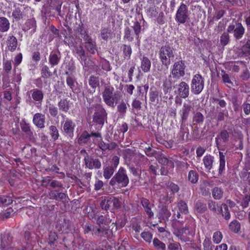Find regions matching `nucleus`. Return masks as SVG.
Instances as JSON below:
<instances>
[{"mask_svg":"<svg viewBox=\"0 0 250 250\" xmlns=\"http://www.w3.org/2000/svg\"><path fill=\"white\" fill-rule=\"evenodd\" d=\"M12 17L16 21H19L23 19V14L20 8H16L12 12Z\"/></svg>","mask_w":250,"mask_h":250,"instance_id":"nucleus-43","label":"nucleus"},{"mask_svg":"<svg viewBox=\"0 0 250 250\" xmlns=\"http://www.w3.org/2000/svg\"><path fill=\"white\" fill-rule=\"evenodd\" d=\"M3 70L6 74H9L12 69V63L10 61H6L3 64Z\"/></svg>","mask_w":250,"mask_h":250,"instance_id":"nucleus-60","label":"nucleus"},{"mask_svg":"<svg viewBox=\"0 0 250 250\" xmlns=\"http://www.w3.org/2000/svg\"><path fill=\"white\" fill-rule=\"evenodd\" d=\"M61 55L59 51H52L49 57V62L51 67L57 65L60 62Z\"/></svg>","mask_w":250,"mask_h":250,"instance_id":"nucleus-18","label":"nucleus"},{"mask_svg":"<svg viewBox=\"0 0 250 250\" xmlns=\"http://www.w3.org/2000/svg\"><path fill=\"white\" fill-rule=\"evenodd\" d=\"M229 32H224L220 37V44L221 45L224 46L228 44L229 42Z\"/></svg>","mask_w":250,"mask_h":250,"instance_id":"nucleus-46","label":"nucleus"},{"mask_svg":"<svg viewBox=\"0 0 250 250\" xmlns=\"http://www.w3.org/2000/svg\"><path fill=\"white\" fill-rule=\"evenodd\" d=\"M204 119V116L201 112L197 111L194 113L192 118L193 123H195L200 125L203 123Z\"/></svg>","mask_w":250,"mask_h":250,"instance_id":"nucleus-35","label":"nucleus"},{"mask_svg":"<svg viewBox=\"0 0 250 250\" xmlns=\"http://www.w3.org/2000/svg\"><path fill=\"white\" fill-rule=\"evenodd\" d=\"M151 67V62L148 58L144 56L141 60V67L144 72L149 71Z\"/></svg>","mask_w":250,"mask_h":250,"instance_id":"nucleus-27","label":"nucleus"},{"mask_svg":"<svg viewBox=\"0 0 250 250\" xmlns=\"http://www.w3.org/2000/svg\"><path fill=\"white\" fill-rule=\"evenodd\" d=\"M208 207L209 209L214 212H217L220 209L218 205L212 200H210L208 202Z\"/></svg>","mask_w":250,"mask_h":250,"instance_id":"nucleus-53","label":"nucleus"},{"mask_svg":"<svg viewBox=\"0 0 250 250\" xmlns=\"http://www.w3.org/2000/svg\"><path fill=\"white\" fill-rule=\"evenodd\" d=\"M159 93L157 90L152 91L150 93V100L152 103H158Z\"/></svg>","mask_w":250,"mask_h":250,"instance_id":"nucleus-57","label":"nucleus"},{"mask_svg":"<svg viewBox=\"0 0 250 250\" xmlns=\"http://www.w3.org/2000/svg\"><path fill=\"white\" fill-rule=\"evenodd\" d=\"M197 211L200 213L204 212L206 209V205L201 202H197L195 204Z\"/></svg>","mask_w":250,"mask_h":250,"instance_id":"nucleus-61","label":"nucleus"},{"mask_svg":"<svg viewBox=\"0 0 250 250\" xmlns=\"http://www.w3.org/2000/svg\"><path fill=\"white\" fill-rule=\"evenodd\" d=\"M199 178L198 174L196 171L190 170L188 172V179L192 184H195L198 182Z\"/></svg>","mask_w":250,"mask_h":250,"instance_id":"nucleus-42","label":"nucleus"},{"mask_svg":"<svg viewBox=\"0 0 250 250\" xmlns=\"http://www.w3.org/2000/svg\"><path fill=\"white\" fill-rule=\"evenodd\" d=\"M218 212H221L222 216L226 220H229L230 218V213L229 210L228 205L226 204H222Z\"/></svg>","mask_w":250,"mask_h":250,"instance_id":"nucleus-30","label":"nucleus"},{"mask_svg":"<svg viewBox=\"0 0 250 250\" xmlns=\"http://www.w3.org/2000/svg\"><path fill=\"white\" fill-rule=\"evenodd\" d=\"M177 207L179 211L184 214L188 213V209L187 204L183 200H180L177 203Z\"/></svg>","mask_w":250,"mask_h":250,"instance_id":"nucleus-34","label":"nucleus"},{"mask_svg":"<svg viewBox=\"0 0 250 250\" xmlns=\"http://www.w3.org/2000/svg\"><path fill=\"white\" fill-rule=\"evenodd\" d=\"M111 163V166L104 167L103 168V176L107 180L109 179L115 172L119 163V158L117 156H114Z\"/></svg>","mask_w":250,"mask_h":250,"instance_id":"nucleus-8","label":"nucleus"},{"mask_svg":"<svg viewBox=\"0 0 250 250\" xmlns=\"http://www.w3.org/2000/svg\"><path fill=\"white\" fill-rule=\"evenodd\" d=\"M153 245L157 250H166V246L165 243L161 241L157 238H155L153 240Z\"/></svg>","mask_w":250,"mask_h":250,"instance_id":"nucleus-39","label":"nucleus"},{"mask_svg":"<svg viewBox=\"0 0 250 250\" xmlns=\"http://www.w3.org/2000/svg\"><path fill=\"white\" fill-rule=\"evenodd\" d=\"M124 38L128 42H132L133 40V37L131 30L128 27H126L125 30Z\"/></svg>","mask_w":250,"mask_h":250,"instance_id":"nucleus-56","label":"nucleus"},{"mask_svg":"<svg viewBox=\"0 0 250 250\" xmlns=\"http://www.w3.org/2000/svg\"><path fill=\"white\" fill-rule=\"evenodd\" d=\"M194 110V107L190 101H186L182 105L179 114L181 117V121H188L190 115V113Z\"/></svg>","mask_w":250,"mask_h":250,"instance_id":"nucleus-10","label":"nucleus"},{"mask_svg":"<svg viewBox=\"0 0 250 250\" xmlns=\"http://www.w3.org/2000/svg\"><path fill=\"white\" fill-rule=\"evenodd\" d=\"M158 162L163 165H167L169 163H171L172 165H174L173 163H172L171 161L169 160L164 155L161 154L159 155H158L156 158Z\"/></svg>","mask_w":250,"mask_h":250,"instance_id":"nucleus-49","label":"nucleus"},{"mask_svg":"<svg viewBox=\"0 0 250 250\" xmlns=\"http://www.w3.org/2000/svg\"><path fill=\"white\" fill-rule=\"evenodd\" d=\"M219 137L223 140L224 143L229 141V135L226 130H222L220 133Z\"/></svg>","mask_w":250,"mask_h":250,"instance_id":"nucleus-64","label":"nucleus"},{"mask_svg":"<svg viewBox=\"0 0 250 250\" xmlns=\"http://www.w3.org/2000/svg\"><path fill=\"white\" fill-rule=\"evenodd\" d=\"M21 130L27 133V135L31 136L33 135V132L31 131L30 126L28 124L24 123L21 125Z\"/></svg>","mask_w":250,"mask_h":250,"instance_id":"nucleus-62","label":"nucleus"},{"mask_svg":"<svg viewBox=\"0 0 250 250\" xmlns=\"http://www.w3.org/2000/svg\"><path fill=\"white\" fill-rule=\"evenodd\" d=\"M23 30L25 31L30 30L31 34L34 33L36 30V21L35 19L32 18L27 20L24 24Z\"/></svg>","mask_w":250,"mask_h":250,"instance_id":"nucleus-20","label":"nucleus"},{"mask_svg":"<svg viewBox=\"0 0 250 250\" xmlns=\"http://www.w3.org/2000/svg\"><path fill=\"white\" fill-rule=\"evenodd\" d=\"M140 203L143 206L145 214L149 219L154 218V213L152 211V208L154 207V204H151L149 200L145 198H140Z\"/></svg>","mask_w":250,"mask_h":250,"instance_id":"nucleus-13","label":"nucleus"},{"mask_svg":"<svg viewBox=\"0 0 250 250\" xmlns=\"http://www.w3.org/2000/svg\"><path fill=\"white\" fill-rule=\"evenodd\" d=\"M218 111V115L217 117V120L218 122L222 121L224 120V117L228 116V111L225 108L221 110L219 109L218 107L216 108Z\"/></svg>","mask_w":250,"mask_h":250,"instance_id":"nucleus-40","label":"nucleus"},{"mask_svg":"<svg viewBox=\"0 0 250 250\" xmlns=\"http://www.w3.org/2000/svg\"><path fill=\"white\" fill-rule=\"evenodd\" d=\"M12 237L9 233L4 234L1 238V245L2 249L8 248L12 244Z\"/></svg>","mask_w":250,"mask_h":250,"instance_id":"nucleus-22","label":"nucleus"},{"mask_svg":"<svg viewBox=\"0 0 250 250\" xmlns=\"http://www.w3.org/2000/svg\"><path fill=\"white\" fill-rule=\"evenodd\" d=\"M33 122L38 127L40 128H44L45 122V115L41 113H36L33 116Z\"/></svg>","mask_w":250,"mask_h":250,"instance_id":"nucleus-17","label":"nucleus"},{"mask_svg":"<svg viewBox=\"0 0 250 250\" xmlns=\"http://www.w3.org/2000/svg\"><path fill=\"white\" fill-rule=\"evenodd\" d=\"M129 181V178L126 170L124 167H121L117 172L111 178L109 184L112 187L118 186L125 188L128 185Z\"/></svg>","mask_w":250,"mask_h":250,"instance_id":"nucleus-3","label":"nucleus"},{"mask_svg":"<svg viewBox=\"0 0 250 250\" xmlns=\"http://www.w3.org/2000/svg\"><path fill=\"white\" fill-rule=\"evenodd\" d=\"M189 19L188 6L182 3L177 9L175 15V20L178 22L184 24Z\"/></svg>","mask_w":250,"mask_h":250,"instance_id":"nucleus-6","label":"nucleus"},{"mask_svg":"<svg viewBox=\"0 0 250 250\" xmlns=\"http://www.w3.org/2000/svg\"><path fill=\"white\" fill-rule=\"evenodd\" d=\"M111 202L112 205L113 206V208L114 209H118L121 208L122 202L121 199L113 196H111Z\"/></svg>","mask_w":250,"mask_h":250,"instance_id":"nucleus-51","label":"nucleus"},{"mask_svg":"<svg viewBox=\"0 0 250 250\" xmlns=\"http://www.w3.org/2000/svg\"><path fill=\"white\" fill-rule=\"evenodd\" d=\"M85 47L92 54H95L96 51V43L92 41L89 42H85Z\"/></svg>","mask_w":250,"mask_h":250,"instance_id":"nucleus-47","label":"nucleus"},{"mask_svg":"<svg viewBox=\"0 0 250 250\" xmlns=\"http://www.w3.org/2000/svg\"><path fill=\"white\" fill-rule=\"evenodd\" d=\"M214 157L210 155H207L203 158V163L206 169L209 171L213 167Z\"/></svg>","mask_w":250,"mask_h":250,"instance_id":"nucleus-23","label":"nucleus"},{"mask_svg":"<svg viewBox=\"0 0 250 250\" xmlns=\"http://www.w3.org/2000/svg\"><path fill=\"white\" fill-rule=\"evenodd\" d=\"M189 86L185 82H181L178 85V92L179 96L182 98H186L189 95Z\"/></svg>","mask_w":250,"mask_h":250,"instance_id":"nucleus-16","label":"nucleus"},{"mask_svg":"<svg viewBox=\"0 0 250 250\" xmlns=\"http://www.w3.org/2000/svg\"><path fill=\"white\" fill-rule=\"evenodd\" d=\"M90 139L89 134L86 131H84L78 140V142L79 145L86 144Z\"/></svg>","mask_w":250,"mask_h":250,"instance_id":"nucleus-37","label":"nucleus"},{"mask_svg":"<svg viewBox=\"0 0 250 250\" xmlns=\"http://www.w3.org/2000/svg\"><path fill=\"white\" fill-rule=\"evenodd\" d=\"M212 195L214 199L219 200L223 197V190L218 187H215L212 189Z\"/></svg>","mask_w":250,"mask_h":250,"instance_id":"nucleus-38","label":"nucleus"},{"mask_svg":"<svg viewBox=\"0 0 250 250\" xmlns=\"http://www.w3.org/2000/svg\"><path fill=\"white\" fill-rule=\"evenodd\" d=\"M174 49L169 44L163 45L160 49L159 56L162 63L167 68L171 64V61L175 57Z\"/></svg>","mask_w":250,"mask_h":250,"instance_id":"nucleus-2","label":"nucleus"},{"mask_svg":"<svg viewBox=\"0 0 250 250\" xmlns=\"http://www.w3.org/2000/svg\"><path fill=\"white\" fill-rule=\"evenodd\" d=\"M126 109H127V106H126L125 103L124 102H121L117 106V111L121 115H124L126 111Z\"/></svg>","mask_w":250,"mask_h":250,"instance_id":"nucleus-59","label":"nucleus"},{"mask_svg":"<svg viewBox=\"0 0 250 250\" xmlns=\"http://www.w3.org/2000/svg\"><path fill=\"white\" fill-rule=\"evenodd\" d=\"M203 246L204 250H213V247H214L208 238H206L204 241Z\"/></svg>","mask_w":250,"mask_h":250,"instance_id":"nucleus-58","label":"nucleus"},{"mask_svg":"<svg viewBox=\"0 0 250 250\" xmlns=\"http://www.w3.org/2000/svg\"><path fill=\"white\" fill-rule=\"evenodd\" d=\"M96 220L97 224L99 226L101 225L106 226L111 222V220L109 218L108 215L99 216Z\"/></svg>","mask_w":250,"mask_h":250,"instance_id":"nucleus-28","label":"nucleus"},{"mask_svg":"<svg viewBox=\"0 0 250 250\" xmlns=\"http://www.w3.org/2000/svg\"><path fill=\"white\" fill-rule=\"evenodd\" d=\"M242 53L245 56L250 55V39L248 40L242 47Z\"/></svg>","mask_w":250,"mask_h":250,"instance_id":"nucleus-50","label":"nucleus"},{"mask_svg":"<svg viewBox=\"0 0 250 250\" xmlns=\"http://www.w3.org/2000/svg\"><path fill=\"white\" fill-rule=\"evenodd\" d=\"M111 205V197L110 196L104 197L100 203L101 208L104 210L109 209Z\"/></svg>","mask_w":250,"mask_h":250,"instance_id":"nucleus-33","label":"nucleus"},{"mask_svg":"<svg viewBox=\"0 0 250 250\" xmlns=\"http://www.w3.org/2000/svg\"><path fill=\"white\" fill-rule=\"evenodd\" d=\"M204 87V78L199 74L195 75L191 80V89L192 92L196 95L199 94L202 91Z\"/></svg>","mask_w":250,"mask_h":250,"instance_id":"nucleus-5","label":"nucleus"},{"mask_svg":"<svg viewBox=\"0 0 250 250\" xmlns=\"http://www.w3.org/2000/svg\"><path fill=\"white\" fill-rule=\"evenodd\" d=\"M13 202L12 198L9 196H0V205L7 206Z\"/></svg>","mask_w":250,"mask_h":250,"instance_id":"nucleus-52","label":"nucleus"},{"mask_svg":"<svg viewBox=\"0 0 250 250\" xmlns=\"http://www.w3.org/2000/svg\"><path fill=\"white\" fill-rule=\"evenodd\" d=\"M10 22L5 17H0V32H7L10 28Z\"/></svg>","mask_w":250,"mask_h":250,"instance_id":"nucleus-24","label":"nucleus"},{"mask_svg":"<svg viewBox=\"0 0 250 250\" xmlns=\"http://www.w3.org/2000/svg\"><path fill=\"white\" fill-rule=\"evenodd\" d=\"M83 161L85 167L90 169H98L101 167L100 160L98 158H94L88 154L84 156Z\"/></svg>","mask_w":250,"mask_h":250,"instance_id":"nucleus-12","label":"nucleus"},{"mask_svg":"<svg viewBox=\"0 0 250 250\" xmlns=\"http://www.w3.org/2000/svg\"><path fill=\"white\" fill-rule=\"evenodd\" d=\"M171 215V212L166 207H163L159 212V218L165 221H167Z\"/></svg>","mask_w":250,"mask_h":250,"instance_id":"nucleus-25","label":"nucleus"},{"mask_svg":"<svg viewBox=\"0 0 250 250\" xmlns=\"http://www.w3.org/2000/svg\"><path fill=\"white\" fill-rule=\"evenodd\" d=\"M73 51L78 55L80 61L82 60L86 56L84 50L80 45L75 46Z\"/></svg>","mask_w":250,"mask_h":250,"instance_id":"nucleus-36","label":"nucleus"},{"mask_svg":"<svg viewBox=\"0 0 250 250\" xmlns=\"http://www.w3.org/2000/svg\"><path fill=\"white\" fill-rule=\"evenodd\" d=\"M80 61L81 62L82 64L83 65L84 67L85 68L93 66L94 65V62L89 58H86V56Z\"/></svg>","mask_w":250,"mask_h":250,"instance_id":"nucleus-54","label":"nucleus"},{"mask_svg":"<svg viewBox=\"0 0 250 250\" xmlns=\"http://www.w3.org/2000/svg\"><path fill=\"white\" fill-rule=\"evenodd\" d=\"M58 106L60 110L67 112L70 108L69 101L66 99H61L58 103Z\"/></svg>","mask_w":250,"mask_h":250,"instance_id":"nucleus-26","label":"nucleus"},{"mask_svg":"<svg viewBox=\"0 0 250 250\" xmlns=\"http://www.w3.org/2000/svg\"><path fill=\"white\" fill-rule=\"evenodd\" d=\"M229 229L235 233L238 232L240 229V224L237 220L232 221L229 225Z\"/></svg>","mask_w":250,"mask_h":250,"instance_id":"nucleus-45","label":"nucleus"},{"mask_svg":"<svg viewBox=\"0 0 250 250\" xmlns=\"http://www.w3.org/2000/svg\"><path fill=\"white\" fill-rule=\"evenodd\" d=\"M225 157L226 154L222 152H219V168L218 169V174L221 175L224 170L225 167Z\"/></svg>","mask_w":250,"mask_h":250,"instance_id":"nucleus-31","label":"nucleus"},{"mask_svg":"<svg viewBox=\"0 0 250 250\" xmlns=\"http://www.w3.org/2000/svg\"><path fill=\"white\" fill-rule=\"evenodd\" d=\"M12 211V209L9 208L6 209L5 211L0 213V219L3 220L9 218Z\"/></svg>","mask_w":250,"mask_h":250,"instance_id":"nucleus-63","label":"nucleus"},{"mask_svg":"<svg viewBox=\"0 0 250 250\" xmlns=\"http://www.w3.org/2000/svg\"><path fill=\"white\" fill-rule=\"evenodd\" d=\"M173 233L181 241L187 242L190 241L189 236L194 235L195 232L188 225L185 228L175 229Z\"/></svg>","mask_w":250,"mask_h":250,"instance_id":"nucleus-4","label":"nucleus"},{"mask_svg":"<svg viewBox=\"0 0 250 250\" xmlns=\"http://www.w3.org/2000/svg\"><path fill=\"white\" fill-rule=\"evenodd\" d=\"M245 31V28L240 22H236L235 24H230L227 28L228 32H233V36L236 40H240L243 37Z\"/></svg>","mask_w":250,"mask_h":250,"instance_id":"nucleus-11","label":"nucleus"},{"mask_svg":"<svg viewBox=\"0 0 250 250\" xmlns=\"http://www.w3.org/2000/svg\"><path fill=\"white\" fill-rule=\"evenodd\" d=\"M114 88L113 86L106 84L102 93L104 102L106 105L112 107L115 106V103L116 104L121 97L119 93L118 94L117 92L114 93Z\"/></svg>","mask_w":250,"mask_h":250,"instance_id":"nucleus-1","label":"nucleus"},{"mask_svg":"<svg viewBox=\"0 0 250 250\" xmlns=\"http://www.w3.org/2000/svg\"><path fill=\"white\" fill-rule=\"evenodd\" d=\"M6 45L8 49L11 52L16 50L18 45L17 38L13 35L8 37L6 41Z\"/></svg>","mask_w":250,"mask_h":250,"instance_id":"nucleus-19","label":"nucleus"},{"mask_svg":"<svg viewBox=\"0 0 250 250\" xmlns=\"http://www.w3.org/2000/svg\"><path fill=\"white\" fill-rule=\"evenodd\" d=\"M186 65L183 61H179L174 62L171 69L172 77L179 79L185 75Z\"/></svg>","mask_w":250,"mask_h":250,"instance_id":"nucleus-7","label":"nucleus"},{"mask_svg":"<svg viewBox=\"0 0 250 250\" xmlns=\"http://www.w3.org/2000/svg\"><path fill=\"white\" fill-rule=\"evenodd\" d=\"M123 54L125 59H129L132 53L131 46L129 45L125 44L123 45Z\"/></svg>","mask_w":250,"mask_h":250,"instance_id":"nucleus-48","label":"nucleus"},{"mask_svg":"<svg viewBox=\"0 0 250 250\" xmlns=\"http://www.w3.org/2000/svg\"><path fill=\"white\" fill-rule=\"evenodd\" d=\"M106 119L107 113L104 108L101 106L96 107V110L93 115V122L102 126Z\"/></svg>","mask_w":250,"mask_h":250,"instance_id":"nucleus-9","label":"nucleus"},{"mask_svg":"<svg viewBox=\"0 0 250 250\" xmlns=\"http://www.w3.org/2000/svg\"><path fill=\"white\" fill-rule=\"evenodd\" d=\"M33 99L39 103H41L43 99V93L42 90L34 89L31 91Z\"/></svg>","mask_w":250,"mask_h":250,"instance_id":"nucleus-21","label":"nucleus"},{"mask_svg":"<svg viewBox=\"0 0 250 250\" xmlns=\"http://www.w3.org/2000/svg\"><path fill=\"white\" fill-rule=\"evenodd\" d=\"M41 75L42 77L43 78H48L52 75L49 67L46 65H44L42 66L41 69Z\"/></svg>","mask_w":250,"mask_h":250,"instance_id":"nucleus-44","label":"nucleus"},{"mask_svg":"<svg viewBox=\"0 0 250 250\" xmlns=\"http://www.w3.org/2000/svg\"><path fill=\"white\" fill-rule=\"evenodd\" d=\"M75 127V123L69 119H66L62 125V131L66 136L72 139Z\"/></svg>","mask_w":250,"mask_h":250,"instance_id":"nucleus-14","label":"nucleus"},{"mask_svg":"<svg viewBox=\"0 0 250 250\" xmlns=\"http://www.w3.org/2000/svg\"><path fill=\"white\" fill-rule=\"evenodd\" d=\"M143 20L142 15L138 14L135 19V21L132 22L131 27L133 29L134 33L135 35V38L137 40L139 38V34L141 32V23L142 21Z\"/></svg>","mask_w":250,"mask_h":250,"instance_id":"nucleus-15","label":"nucleus"},{"mask_svg":"<svg viewBox=\"0 0 250 250\" xmlns=\"http://www.w3.org/2000/svg\"><path fill=\"white\" fill-rule=\"evenodd\" d=\"M166 185L173 193H177L179 190L180 188L179 186L172 182H168Z\"/></svg>","mask_w":250,"mask_h":250,"instance_id":"nucleus-55","label":"nucleus"},{"mask_svg":"<svg viewBox=\"0 0 250 250\" xmlns=\"http://www.w3.org/2000/svg\"><path fill=\"white\" fill-rule=\"evenodd\" d=\"M49 133L54 141L58 139L59 137V131L56 126L52 125L49 127Z\"/></svg>","mask_w":250,"mask_h":250,"instance_id":"nucleus-41","label":"nucleus"},{"mask_svg":"<svg viewBox=\"0 0 250 250\" xmlns=\"http://www.w3.org/2000/svg\"><path fill=\"white\" fill-rule=\"evenodd\" d=\"M88 83L89 86L95 89L96 87L100 86V78L99 77L94 75L90 76L88 80Z\"/></svg>","mask_w":250,"mask_h":250,"instance_id":"nucleus-32","label":"nucleus"},{"mask_svg":"<svg viewBox=\"0 0 250 250\" xmlns=\"http://www.w3.org/2000/svg\"><path fill=\"white\" fill-rule=\"evenodd\" d=\"M180 135L182 138V140H184V137L186 134L187 137H188L189 134V129L188 128V121H181Z\"/></svg>","mask_w":250,"mask_h":250,"instance_id":"nucleus-29","label":"nucleus"}]
</instances>
